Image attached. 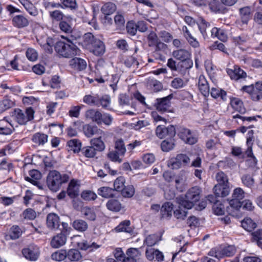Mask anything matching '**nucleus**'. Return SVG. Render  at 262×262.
I'll return each instance as SVG.
<instances>
[{
	"mask_svg": "<svg viewBox=\"0 0 262 262\" xmlns=\"http://www.w3.org/2000/svg\"><path fill=\"white\" fill-rule=\"evenodd\" d=\"M82 38L83 40L81 42L82 47L94 55L100 56L104 53L105 47L104 42L95 37L92 33L90 32L85 33Z\"/></svg>",
	"mask_w": 262,
	"mask_h": 262,
	"instance_id": "obj_1",
	"label": "nucleus"
},
{
	"mask_svg": "<svg viewBox=\"0 0 262 262\" xmlns=\"http://www.w3.org/2000/svg\"><path fill=\"white\" fill-rule=\"evenodd\" d=\"M201 189L198 186L192 187L186 193L184 196L176 198L177 203L185 209H191L201 198Z\"/></svg>",
	"mask_w": 262,
	"mask_h": 262,
	"instance_id": "obj_2",
	"label": "nucleus"
},
{
	"mask_svg": "<svg viewBox=\"0 0 262 262\" xmlns=\"http://www.w3.org/2000/svg\"><path fill=\"white\" fill-rule=\"evenodd\" d=\"M246 143L248 147L245 151H243L242 148L240 147L232 146L231 150V155L238 159L249 162L250 164H257V160L252 151V139L247 138Z\"/></svg>",
	"mask_w": 262,
	"mask_h": 262,
	"instance_id": "obj_3",
	"label": "nucleus"
},
{
	"mask_svg": "<svg viewBox=\"0 0 262 262\" xmlns=\"http://www.w3.org/2000/svg\"><path fill=\"white\" fill-rule=\"evenodd\" d=\"M83 102L90 106H101L103 108L108 110L111 99L108 95H99L91 92L84 95L82 99Z\"/></svg>",
	"mask_w": 262,
	"mask_h": 262,
	"instance_id": "obj_4",
	"label": "nucleus"
},
{
	"mask_svg": "<svg viewBox=\"0 0 262 262\" xmlns=\"http://www.w3.org/2000/svg\"><path fill=\"white\" fill-rule=\"evenodd\" d=\"M67 41L68 43L62 41H57L54 45V49L59 56L71 58L76 55L79 50L70 40L67 39Z\"/></svg>",
	"mask_w": 262,
	"mask_h": 262,
	"instance_id": "obj_5",
	"label": "nucleus"
},
{
	"mask_svg": "<svg viewBox=\"0 0 262 262\" xmlns=\"http://www.w3.org/2000/svg\"><path fill=\"white\" fill-rule=\"evenodd\" d=\"M34 111L32 107H28L25 110L16 108L12 113L14 119L19 124L24 125L34 118Z\"/></svg>",
	"mask_w": 262,
	"mask_h": 262,
	"instance_id": "obj_6",
	"label": "nucleus"
},
{
	"mask_svg": "<svg viewBox=\"0 0 262 262\" xmlns=\"http://www.w3.org/2000/svg\"><path fill=\"white\" fill-rule=\"evenodd\" d=\"M172 56L178 60L182 62V66L185 69H189L193 66L191 59V53L189 50L180 49L173 51Z\"/></svg>",
	"mask_w": 262,
	"mask_h": 262,
	"instance_id": "obj_7",
	"label": "nucleus"
},
{
	"mask_svg": "<svg viewBox=\"0 0 262 262\" xmlns=\"http://www.w3.org/2000/svg\"><path fill=\"white\" fill-rule=\"evenodd\" d=\"M69 180V176L67 174L61 175L56 170H50V190L57 191L63 183H67Z\"/></svg>",
	"mask_w": 262,
	"mask_h": 262,
	"instance_id": "obj_8",
	"label": "nucleus"
},
{
	"mask_svg": "<svg viewBox=\"0 0 262 262\" xmlns=\"http://www.w3.org/2000/svg\"><path fill=\"white\" fill-rule=\"evenodd\" d=\"M155 134L156 136L161 139L166 137H174L176 130L173 125H169L167 127L164 125H159L155 129Z\"/></svg>",
	"mask_w": 262,
	"mask_h": 262,
	"instance_id": "obj_9",
	"label": "nucleus"
},
{
	"mask_svg": "<svg viewBox=\"0 0 262 262\" xmlns=\"http://www.w3.org/2000/svg\"><path fill=\"white\" fill-rule=\"evenodd\" d=\"M172 97V94H170L163 98H157L155 104L156 109L159 112L162 113L166 112H171L170 100Z\"/></svg>",
	"mask_w": 262,
	"mask_h": 262,
	"instance_id": "obj_10",
	"label": "nucleus"
},
{
	"mask_svg": "<svg viewBox=\"0 0 262 262\" xmlns=\"http://www.w3.org/2000/svg\"><path fill=\"white\" fill-rule=\"evenodd\" d=\"M177 134L179 138L186 144L193 145L197 142V139L191 135L190 129L184 126L177 128Z\"/></svg>",
	"mask_w": 262,
	"mask_h": 262,
	"instance_id": "obj_11",
	"label": "nucleus"
},
{
	"mask_svg": "<svg viewBox=\"0 0 262 262\" xmlns=\"http://www.w3.org/2000/svg\"><path fill=\"white\" fill-rule=\"evenodd\" d=\"M22 253L26 259L31 261H35L39 256L40 251L37 246L30 245L23 249Z\"/></svg>",
	"mask_w": 262,
	"mask_h": 262,
	"instance_id": "obj_12",
	"label": "nucleus"
},
{
	"mask_svg": "<svg viewBox=\"0 0 262 262\" xmlns=\"http://www.w3.org/2000/svg\"><path fill=\"white\" fill-rule=\"evenodd\" d=\"M60 220L59 217L57 214L50 213V228L54 229H59L62 232L66 234L68 232L69 225L68 224L65 222L61 223V228L60 227Z\"/></svg>",
	"mask_w": 262,
	"mask_h": 262,
	"instance_id": "obj_13",
	"label": "nucleus"
},
{
	"mask_svg": "<svg viewBox=\"0 0 262 262\" xmlns=\"http://www.w3.org/2000/svg\"><path fill=\"white\" fill-rule=\"evenodd\" d=\"M228 75L232 80L237 81L241 79H245L247 77V73L237 66H234V69H228Z\"/></svg>",
	"mask_w": 262,
	"mask_h": 262,
	"instance_id": "obj_14",
	"label": "nucleus"
},
{
	"mask_svg": "<svg viewBox=\"0 0 262 262\" xmlns=\"http://www.w3.org/2000/svg\"><path fill=\"white\" fill-rule=\"evenodd\" d=\"M14 130V127L11 121L5 117L0 120V134L5 135H11Z\"/></svg>",
	"mask_w": 262,
	"mask_h": 262,
	"instance_id": "obj_15",
	"label": "nucleus"
},
{
	"mask_svg": "<svg viewBox=\"0 0 262 262\" xmlns=\"http://www.w3.org/2000/svg\"><path fill=\"white\" fill-rule=\"evenodd\" d=\"M67 234L62 232L57 234L54 236L51 241H50V245L54 248H59L66 243Z\"/></svg>",
	"mask_w": 262,
	"mask_h": 262,
	"instance_id": "obj_16",
	"label": "nucleus"
},
{
	"mask_svg": "<svg viewBox=\"0 0 262 262\" xmlns=\"http://www.w3.org/2000/svg\"><path fill=\"white\" fill-rule=\"evenodd\" d=\"M85 118L90 121L96 123L98 125L101 124L100 117H102L101 113L95 109H89L85 112Z\"/></svg>",
	"mask_w": 262,
	"mask_h": 262,
	"instance_id": "obj_17",
	"label": "nucleus"
},
{
	"mask_svg": "<svg viewBox=\"0 0 262 262\" xmlns=\"http://www.w3.org/2000/svg\"><path fill=\"white\" fill-rule=\"evenodd\" d=\"M198 85L200 93L204 97H208L209 95L210 88L208 82L204 75H201L200 76Z\"/></svg>",
	"mask_w": 262,
	"mask_h": 262,
	"instance_id": "obj_18",
	"label": "nucleus"
},
{
	"mask_svg": "<svg viewBox=\"0 0 262 262\" xmlns=\"http://www.w3.org/2000/svg\"><path fill=\"white\" fill-rule=\"evenodd\" d=\"M69 65L74 70L81 71L86 69L87 64L84 59L75 57L70 60Z\"/></svg>",
	"mask_w": 262,
	"mask_h": 262,
	"instance_id": "obj_19",
	"label": "nucleus"
},
{
	"mask_svg": "<svg viewBox=\"0 0 262 262\" xmlns=\"http://www.w3.org/2000/svg\"><path fill=\"white\" fill-rule=\"evenodd\" d=\"M213 191L214 195L218 198H224L229 194L230 188L227 184H218L214 186Z\"/></svg>",
	"mask_w": 262,
	"mask_h": 262,
	"instance_id": "obj_20",
	"label": "nucleus"
},
{
	"mask_svg": "<svg viewBox=\"0 0 262 262\" xmlns=\"http://www.w3.org/2000/svg\"><path fill=\"white\" fill-rule=\"evenodd\" d=\"M230 105L232 108L240 114H243L246 112V108L242 100L236 97L230 98Z\"/></svg>",
	"mask_w": 262,
	"mask_h": 262,
	"instance_id": "obj_21",
	"label": "nucleus"
},
{
	"mask_svg": "<svg viewBox=\"0 0 262 262\" xmlns=\"http://www.w3.org/2000/svg\"><path fill=\"white\" fill-rule=\"evenodd\" d=\"M68 195L71 199H74L78 195L79 190L77 187V181L72 179L69 183L67 191Z\"/></svg>",
	"mask_w": 262,
	"mask_h": 262,
	"instance_id": "obj_22",
	"label": "nucleus"
},
{
	"mask_svg": "<svg viewBox=\"0 0 262 262\" xmlns=\"http://www.w3.org/2000/svg\"><path fill=\"white\" fill-rule=\"evenodd\" d=\"M116 232H125L128 233H132L133 230L130 227V222L129 220H124L116 226L115 228Z\"/></svg>",
	"mask_w": 262,
	"mask_h": 262,
	"instance_id": "obj_23",
	"label": "nucleus"
},
{
	"mask_svg": "<svg viewBox=\"0 0 262 262\" xmlns=\"http://www.w3.org/2000/svg\"><path fill=\"white\" fill-rule=\"evenodd\" d=\"M173 209V204L169 202H165L161 206V218L171 217Z\"/></svg>",
	"mask_w": 262,
	"mask_h": 262,
	"instance_id": "obj_24",
	"label": "nucleus"
},
{
	"mask_svg": "<svg viewBox=\"0 0 262 262\" xmlns=\"http://www.w3.org/2000/svg\"><path fill=\"white\" fill-rule=\"evenodd\" d=\"M73 228L79 232L83 233L88 229V224L85 221L82 219L74 220L72 223Z\"/></svg>",
	"mask_w": 262,
	"mask_h": 262,
	"instance_id": "obj_25",
	"label": "nucleus"
},
{
	"mask_svg": "<svg viewBox=\"0 0 262 262\" xmlns=\"http://www.w3.org/2000/svg\"><path fill=\"white\" fill-rule=\"evenodd\" d=\"M81 145L80 141L77 139L70 140L67 142L68 150L73 151L74 153L81 151Z\"/></svg>",
	"mask_w": 262,
	"mask_h": 262,
	"instance_id": "obj_26",
	"label": "nucleus"
},
{
	"mask_svg": "<svg viewBox=\"0 0 262 262\" xmlns=\"http://www.w3.org/2000/svg\"><path fill=\"white\" fill-rule=\"evenodd\" d=\"M18 1L30 15L35 16L38 14L37 10L30 1L18 0Z\"/></svg>",
	"mask_w": 262,
	"mask_h": 262,
	"instance_id": "obj_27",
	"label": "nucleus"
},
{
	"mask_svg": "<svg viewBox=\"0 0 262 262\" xmlns=\"http://www.w3.org/2000/svg\"><path fill=\"white\" fill-rule=\"evenodd\" d=\"M13 25L18 28L27 26L29 24L28 20L22 15L15 16L12 19Z\"/></svg>",
	"mask_w": 262,
	"mask_h": 262,
	"instance_id": "obj_28",
	"label": "nucleus"
},
{
	"mask_svg": "<svg viewBox=\"0 0 262 262\" xmlns=\"http://www.w3.org/2000/svg\"><path fill=\"white\" fill-rule=\"evenodd\" d=\"M239 14L242 23L247 24L251 17V8L247 6L241 8L239 9Z\"/></svg>",
	"mask_w": 262,
	"mask_h": 262,
	"instance_id": "obj_29",
	"label": "nucleus"
},
{
	"mask_svg": "<svg viewBox=\"0 0 262 262\" xmlns=\"http://www.w3.org/2000/svg\"><path fill=\"white\" fill-rule=\"evenodd\" d=\"M210 95L214 99L220 98L223 101L227 100V92L222 89L212 88Z\"/></svg>",
	"mask_w": 262,
	"mask_h": 262,
	"instance_id": "obj_30",
	"label": "nucleus"
},
{
	"mask_svg": "<svg viewBox=\"0 0 262 262\" xmlns=\"http://www.w3.org/2000/svg\"><path fill=\"white\" fill-rule=\"evenodd\" d=\"M98 194L104 198H113L115 196V189L109 187H101L98 189Z\"/></svg>",
	"mask_w": 262,
	"mask_h": 262,
	"instance_id": "obj_31",
	"label": "nucleus"
},
{
	"mask_svg": "<svg viewBox=\"0 0 262 262\" xmlns=\"http://www.w3.org/2000/svg\"><path fill=\"white\" fill-rule=\"evenodd\" d=\"M106 206L109 210L114 212H118L120 211L122 208L121 203L116 199L109 200L107 201Z\"/></svg>",
	"mask_w": 262,
	"mask_h": 262,
	"instance_id": "obj_32",
	"label": "nucleus"
},
{
	"mask_svg": "<svg viewBox=\"0 0 262 262\" xmlns=\"http://www.w3.org/2000/svg\"><path fill=\"white\" fill-rule=\"evenodd\" d=\"M29 176L26 177V180L35 185H37L38 180L41 177L40 172L35 169H33L29 171Z\"/></svg>",
	"mask_w": 262,
	"mask_h": 262,
	"instance_id": "obj_33",
	"label": "nucleus"
},
{
	"mask_svg": "<svg viewBox=\"0 0 262 262\" xmlns=\"http://www.w3.org/2000/svg\"><path fill=\"white\" fill-rule=\"evenodd\" d=\"M242 227L248 232H252L256 228V224L249 217L244 219L241 222Z\"/></svg>",
	"mask_w": 262,
	"mask_h": 262,
	"instance_id": "obj_34",
	"label": "nucleus"
},
{
	"mask_svg": "<svg viewBox=\"0 0 262 262\" xmlns=\"http://www.w3.org/2000/svg\"><path fill=\"white\" fill-rule=\"evenodd\" d=\"M174 146V137H169L163 140L161 144L162 150L165 152H168L172 149Z\"/></svg>",
	"mask_w": 262,
	"mask_h": 262,
	"instance_id": "obj_35",
	"label": "nucleus"
},
{
	"mask_svg": "<svg viewBox=\"0 0 262 262\" xmlns=\"http://www.w3.org/2000/svg\"><path fill=\"white\" fill-rule=\"evenodd\" d=\"M48 136L40 133H35L32 138V141L36 144L43 145L48 141Z\"/></svg>",
	"mask_w": 262,
	"mask_h": 262,
	"instance_id": "obj_36",
	"label": "nucleus"
},
{
	"mask_svg": "<svg viewBox=\"0 0 262 262\" xmlns=\"http://www.w3.org/2000/svg\"><path fill=\"white\" fill-rule=\"evenodd\" d=\"M67 258L71 261H78L82 258L81 253L77 249H70L67 252Z\"/></svg>",
	"mask_w": 262,
	"mask_h": 262,
	"instance_id": "obj_37",
	"label": "nucleus"
},
{
	"mask_svg": "<svg viewBox=\"0 0 262 262\" xmlns=\"http://www.w3.org/2000/svg\"><path fill=\"white\" fill-rule=\"evenodd\" d=\"M116 10V5L112 2L104 4L101 7V11L104 15H111Z\"/></svg>",
	"mask_w": 262,
	"mask_h": 262,
	"instance_id": "obj_38",
	"label": "nucleus"
},
{
	"mask_svg": "<svg viewBox=\"0 0 262 262\" xmlns=\"http://www.w3.org/2000/svg\"><path fill=\"white\" fill-rule=\"evenodd\" d=\"M90 143L91 146H94L96 151H102L105 149V144L101 139V137L91 139Z\"/></svg>",
	"mask_w": 262,
	"mask_h": 262,
	"instance_id": "obj_39",
	"label": "nucleus"
},
{
	"mask_svg": "<svg viewBox=\"0 0 262 262\" xmlns=\"http://www.w3.org/2000/svg\"><path fill=\"white\" fill-rule=\"evenodd\" d=\"M67 256V251L61 249L53 253L51 256V258L57 261H61L64 260Z\"/></svg>",
	"mask_w": 262,
	"mask_h": 262,
	"instance_id": "obj_40",
	"label": "nucleus"
},
{
	"mask_svg": "<svg viewBox=\"0 0 262 262\" xmlns=\"http://www.w3.org/2000/svg\"><path fill=\"white\" fill-rule=\"evenodd\" d=\"M160 239L157 234H153L148 235L144 240V245L148 247H152L157 244Z\"/></svg>",
	"mask_w": 262,
	"mask_h": 262,
	"instance_id": "obj_41",
	"label": "nucleus"
},
{
	"mask_svg": "<svg viewBox=\"0 0 262 262\" xmlns=\"http://www.w3.org/2000/svg\"><path fill=\"white\" fill-rule=\"evenodd\" d=\"M135 188L132 185L124 186L123 188L120 191L124 198H131L135 194Z\"/></svg>",
	"mask_w": 262,
	"mask_h": 262,
	"instance_id": "obj_42",
	"label": "nucleus"
},
{
	"mask_svg": "<svg viewBox=\"0 0 262 262\" xmlns=\"http://www.w3.org/2000/svg\"><path fill=\"white\" fill-rule=\"evenodd\" d=\"M23 233L22 230L19 226L16 225L13 226L9 230V236L12 239L18 238Z\"/></svg>",
	"mask_w": 262,
	"mask_h": 262,
	"instance_id": "obj_43",
	"label": "nucleus"
},
{
	"mask_svg": "<svg viewBox=\"0 0 262 262\" xmlns=\"http://www.w3.org/2000/svg\"><path fill=\"white\" fill-rule=\"evenodd\" d=\"M236 251V248L234 245H227L222 249L221 253L223 256L231 257L234 255Z\"/></svg>",
	"mask_w": 262,
	"mask_h": 262,
	"instance_id": "obj_44",
	"label": "nucleus"
},
{
	"mask_svg": "<svg viewBox=\"0 0 262 262\" xmlns=\"http://www.w3.org/2000/svg\"><path fill=\"white\" fill-rule=\"evenodd\" d=\"M62 85V80L58 75L52 76L50 80V88L54 89H60Z\"/></svg>",
	"mask_w": 262,
	"mask_h": 262,
	"instance_id": "obj_45",
	"label": "nucleus"
},
{
	"mask_svg": "<svg viewBox=\"0 0 262 262\" xmlns=\"http://www.w3.org/2000/svg\"><path fill=\"white\" fill-rule=\"evenodd\" d=\"M115 150L120 154V156H123L126 152V148L123 140L122 139L117 140L115 143Z\"/></svg>",
	"mask_w": 262,
	"mask_h": 262,
	"instance_id": "obj_46",
	"label": "nucleus"
},
{
	"mask_svg": "<svg viewBox=\"0 0 262 262\" xmlns=\"http://www.w3.org/2000/svg\"><path fill=\"white\" fill-rule=\"evenodd\" d=\"M13 105L14 103L12 101L8 98H5L3 100L0 101V114Z\"/></svg>",
	"mask_w": 262,
	"mask_h": 262,
	"instance_id": "obj_47",
	"label": "nucleus"
},
{
	"mask_svg": "<svg viewBox=\"0 0 262 262\" xmlns=\"http://www.w3.org/2000/svg\"><path fill=\"white\" fill-rule=\"evenodd\" d=\"M81 152L83 156L89 158H94L96 154V151L94 146H91L83 147L81 149Z\"/></svg>",
	"mask_w": 262,
	"mask_h": 262,
	"instance_id": "obj_48",
	"label": "nucleus"
},
{
	"mask_svg": "<svg viewBox=\"0 0 262 262\" xmlns=\"http://www.w3.org/2000/svg\"><path fill=\"white\" fill-rule=\"evenodd\" d=\"M190 158L186 154H180L177 155L175 158V161H171L169 164H187L190 162Z\"/></svg>",
	"mask_w": 262,
	"mask_h": 262,
	"instance_id": "obj_49",
	"label": "nucleus"
},
{
	"mask_svg": "<svg viewBox=\"0 0 262 262\" xmlns=\"http://www.w3.org/2000/svg\"><path fill=\"white\" fill-rule=\"evenodd\" d=\"M243 185L249 188H251L254 184V180L252 176L249 174H245L241 177Z\"/></svg>",
	"mask_w": 262,
	"mask_h": 262,
	"instance_id": "obj_50",
	"label": "nucleus"
},
{
	"mask_svg": "<svg viewBox=\"0 0 262 262\" xmlns=\"http://www.w3.org/2000/svg\"><path fill=\"white\" fill-rule=\"evenodd\" d=\"M188 209L179 205L178 208L173 211L174 215L178 219L184 220L187 216Z\"/></svg>",
	"mask_w": 262,
	"mask_h": 262,
	"instance_id": "obj_51",
	"label": "nucleus"
},
{
	"mask_svg": "<svg viewBox=\"0 0 262 262\" xmlns=\"http://www.w3.org/2000/svg\"><path fill=\"white\" fill-rule=\"evenodd\" d=\"M83 129L84 135L87 137H91L96 133L98 128L97 126L87 124L83 126Z\"/></svg>",
	"mask_w": 262,
	"mask_h": 262,
	"instance_id": "obj_52",
	"label": "nucleus"
},
{
	"mask_svg": "<svg viewBox=\"0 0 262 262\" xmlns=\"http://www.w3.org/2000/svg\"><path fill=\"white\" fill-rule=\"evenodd\" d=\"M81 197L86 201H91L97 198V195L91 190H84L81 193Z\"/></svg>",
	"mask_w": 262,
	"mask_h": 262,
	"instance_id": "obj_53",
	"label": "nucleus"
},
{
	"mask_svg": "<svg viewBox=\"0 0 262 262\" xmlns=\"http://www.w3.org/2000/svg\"><path fill=\"white\" fill-rule=\"evenodd\" d=\"M125 182V178L123 177H119L114 183L115 191L120 192L124 187Z\"/></svg>",
	"mask_w": 262,
	"mask_h": 262,
	"instance_id": "obj_54",
	"label": "nucleus"
},
{
	"mask_svg": "<svg viewBox=\"0 0 262 262\" xmlns=\"http://www.w3.org/2000/svg\"><path fill=\"white\" fill-rule=\"evenodd\" d=\"M124 63L127 68H130L132 67H137L139 64L137 58L133 56L126 57L124 60Z\"/></svg>",
	"mask_w": 262,
	"mask_h": 262,
	"instance_id": "obj_55",
	"label": "nucleus"
},
{
	"mask_svg": "<svg viewBox=\"0 0 262 262\" xmlns=\"http://www.w3.org/2000/svg\"><path fill=\"white\" fill-rule=\"evenodd\" d=\"M199 30L204 38L207 36L206 29L210 26V24L203 18L200 19V21L198 24Z\"/></svg>",
	"mask_w": 262,
	"mask_h": 262,
	"instance_id": "obj_56",
	"label": "nucleus"
},
{
	"mask_svg": "<svg viewBox=\"0 0 262 262\" xmlns=\"http://www.w3.org/2000/svg\"><path fill=\"white\" fill-rule=\"evenodd\" d=\"M50 17H51L53 23L54 21L60 22L63 17L62 12L58 10L50 11Z\"/></svg>",
	"mask_w": 262,
	"mask_h": 262,
	"instance_id": "obj_57",
	"label": "nucleus"
},
{
	"mask_svg": "<svg viewBox=\"0 0 262 262\" xmlns=\"http://www.w3.org/2000/svg\"><path fill=\"white\" fill-rule=\"evenodd\" d=\"M220 143L219 139H210L206 142V147L209 150H216L217 146Z\"/></svg>",
	"mask_w": 262,
	"mask_h": 262,
	"instance_id": "obj_58",
	"label": "nucleus"
},
{
	"mask_svg": "<svg viewBox=\"0 0 262 262\" xmlns=\"http://www.w3.org/2000/svg\"><path fill=\"white\" fill-rule=\"evenodd\" d=\"M26 55L28 60L31 61L36 60L38 57L37 51L33 48H28L26 51Z\"/></svg>",
	"mask_w": 262,
	"mask_h": 262,
	"instance_id": "obj_59",
	"label": "nucleus"
},
{
	"mask_svg": "<svg viewBox=\"0 0 262 262\" xmlns=\"http://www.w3.org/2000/svg\"><path fill=\"white\" fill-rule=\"evenodd\" d=\"M171 86L175 89H181L185 86V82L182 78L176 77L171 81Z\"/></svg>",
	"mask_w": 262,
	"mask_h": 262,
	"instance_id": "obj_60",
	"label": "nucleus"
},
{
	"mask_svg": "<svg viewBox=\"0 0 262 262\" xmlns=\"http://www.w3.org/2000/svg\"><path fill=\"white\" fill-rule=\"evenodd\" d=\"M120 157L121 156L116 150L110 151L107 154V158L113 162H121L122 160Z\"/></svg>",
	"mask_w": 262,
	"mask_h": 262,
	"instance_id": "obj_61",
	"label": "nucleus"
},
{
	"mask_svg": "<svg viewBox=\"0 0 262 262\" xmlns=\"http://www.w3.org/2000/svg\"><path fill=\"white\" fill-rule=\"evenodd\" d=\"M213 213L216 215H223L225 212L224 206L219 201V203L213 205Z\"/></svg>",
	"mask_w": 262,
	"mask_h": 262,
	"instance_id": "obj_62",
	"label": "nucleus"
},
{
	"mask_svg": "<svg viewBox=\"0 0 262 262\" xmlns=\"http://www.w3.org/2000/svg\"><path fill=\"white\" fill-rule=\"evenodd\" d=\"M126 28L127 32L132 36L135 35L137 31L136 24L133 21L127 23Z\"/></svg>",
	"mask_w": 262,
	"mask_h": 262,
	"instance_id": "obj_63",
	"label": "nucleus"
},
{
	"mask_svg": "<svg viewBox=\"0 0 262 262\" xmlns=\"http://www.w3.org/2000/svg\"><path fill=\"white\" fill-rule=\"evenodd\" d=\"M252 242H257L262 240V229H258L255 231L252 232L251 234Z\"/></svg>",
	"mask_w": 262,
	"mask_h": 262,
	"instance_id": "obj_64",
	"label": "nucleus"
}]
</instances>
